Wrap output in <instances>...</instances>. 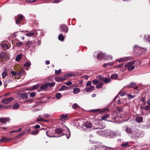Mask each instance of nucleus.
<instances>
[{
  "mask_svg": "<svg viewBox=\"0 0 150 150\" xmlns=\"http://www.w3.org/2000/svg\"><path fill=\"white\" fill-rule=\"evenodd\" d=\"M135 61H132L126 63L125 65V67L128 68L129 71H131L134 70L135 68V66L133 65L135 63Z\"/></svg>",
  "mask_w": 150,
  "mask_h": 150,
  "instance_id": "f257e3e1",
  "label": "nucleus"
},
{
  "mask_svg": "<svg viewBox=\"0 0 150 150\" xmlns=\"http://www.w3.org/2000/svg\"><path fill=\"white\" fill-rule=\"evenodd\" d=\"M134 51L137 53L141 54L142 52H144L146 51V49L144 48L140 47L137 45L134 47Z\"/></svg>",
  "mask_w": 150,
  "mask_h": 150,
  "instance_id": "f03ea898",
  "label": "nucleus"
},
{
  "mask_svg": "<svg viewBox=\"0 0 150 150\" xmlns=\"http://www.w3.org/2000/svg\"><path fill=\"white\" fill-rule=\"evenodd\" d=\"M24 18V17L22 15L19 14L15 18L16 23L18 25H19L20 26V25L22 24L21 22Z\"/></svg>",
  "mask_w": 150,
  "mask_h": 150,
  "instance_id": "7ed1b4c3",
  "label": "nucleus"
},
{
  "mask_svg": "<svg viewBox=\"0 0 150 150\" xmlns=\"http://www.w3.org/2000/svg\"><path fill=\"white\" fill-rule=\"evenodd\" d=\"M60 31L64 34H66L68 31V27L65 24H62L60 25Z\"/></svg>",
  "mask_w": 150,
  "mask_h": 150,
  "instance_id": "20e7f679",
  "label": "nucleus"
},
{
  "mask_svg": "<svg viewBox=\"0 0 150 150\" xmlns=\"http://www.w3.org/2000/svg\"><path fill=\"white\" fill-rule=\"evenodd\" d=\"M141 132L140 131L134 132L132 135V138L133 139H137L139 138L141 135Z\"/></svg>",
  "mask_w": 150,
  "mask_h": 150,
  "instance_id": "39448f33",
  "label": "nucleus"
},
{
  "mask_svg": "<svg viewBox=\"0 0 150 150\" xmlns=\"http://www.w3.org/2000/svg\"><path fill=\"white\" fill-rule=\"evenodd\" d=\"M46 134L49 137H54V132H53V130L51 128L49 129V130L46 132Z\"/></svg>",
  "mask_w": 150,
  "mask_h": 150,
  "instance_id": "423d86ee",
  "label": "nucleus"
},
{
  "mask_svg": "<svg viewBox=\"0 0 150 150\" xmlns=\"http://www.w3.org/2000/svg\"><path fill=\"white\" fill-rule=\"evenodd\" d=\"M13 99V98L11 97L9 98L5 99H3L1 101L2 103H4L6 104L9 103Z\"/></svg>",
  "mask_w": 150,
  "mask_h": 150,
  "instance_id": "0eeeda50",
  "label": "nucleus"
},
{
  "mask_svg": "<svg viewBox=\"0 0 150 150\" xmlns=\"http://www.w3.org/2000/svg\"><path fill=\"white\" fill-rule=\"evenodd\" d=\"M12 139L10 138H6L5 137H2L0 139V142H5L11 141Z\"/></svg>",
  "mask_w": 150,
  "mask_h": 150,
  "instance_id": "6e6552de",
  "label": "nucleus"
},
{
  "mask_svg": "<svg viewBox=\"0 0 150 150\" xmlns=\"http://www.w3.org/2000/svg\"><path fill=\"white\" fill-rule=\"evenodd\" d=\"M48 89V85H47V82L45 83L40 87V90L41 91L45 90H47Z\"/></svg>",
  "mask_w": 150,
  "mask_h": 150,
  "instance_id": "1a4fd4ad",
  "label": "nucleus"
},
{
  "mask_svg": "<svg viewBox=\"0 0 150 150\" xmlns=\"http://www.w3.org/2000/svg\"><path fill=\"white\" fill-rule=\"evenodd\" d=\"M127 86L129 88H134L135 89H137L138 88V87L136 86V83L134 82L131 83L127 85Z\"/></svg>",
  "mask_w": 150,
  "mask_h": 150,
  "instance_id": "9d476101",
  "label": "nucleus"
},
{
  "mask_svg": "<svg viewBox=\"0 0 150 150\" xmlns=\"http://www.w3.org/2000/svg\"><path fill=\"white\" fill-rule=\"evenodd\" d=\"M105 57V54L102 53L100 52L98 53L97 55V58L99 60H100L103 59Z\"/></svg>",
  "mask_w": 150,
  "mask_h": 150,
  "instance_id": "9b49d317",
  "label": "nucleus"
},
{
  "mask_svg": "<svg viewBox=\"0 0 150 150\" xmlns=\"http://www.w3.org/2000/svg\"><path fill=\"white\" fill-rule=\"evenodd\" d=\"M10 120V119H9L8 118H0V122H2L3 123L6 124V122H9Z\"/></svg>",
  "mask_w": 150,
  "mask_h": 150,
  "instance_id": "f8f14e48",
  "label": "nucleus"
},
{
  "mask_svg": "<svg viewBox=\"0 0 150 150\" xmlns=\"http://www.w3.org/2000/svg\"><path fill=\"white\" fill-rule=\"evenodd\" d=\"M95 89V87L94 86H91L89 88H85V91L87 92H91Z\"/></svg>",
  "mask_w": 150,
  "mask_h": 150,
  "instance_id": "ddd939ff",
  "label": "nucleus"
},
{
  "mask_svg": "<svg viewBox=\"0 0 150 150\" xmlns=\"http://www.w3.org/2000/svg\"><path fill=\"white\" fill-rule=\"evenodd\" d=\"M63 130L61 128H57L55 130L56 133L58 134H63Z\"/></svg>",
  "mask_w": 150,
  "mask_h": 150,
  "instance_id": "4468645a",
  "label": "nucleus"
},
{
  "mask_svg": "<svg viewBox=\"0 0 150 150\" xmlns=\"http://www.w3.org/2000/svg\"><path fill=\"white\" fill-rule=\"evenodd\" d=\"M135 119L137 122L140 123L143 121V118L142 116H137L136 117Z\"/></svg>",
  "mask_w": 150,
  "mask_h": 150,
  "instance_id": "2eb2a0df",
  "label": "nucleus"
},
{
  "mask_svg": "<svg viewBox=\"0 0 150 150\" xmlns=\"http://www.w3.org/2000/svg\"><path fill=\"white\" fill-rule=\"evenodd\" d=\"M69 88L65 85L62 86L58 90L59 91L68 90Z\"/></svg>",
  "mask_w": 150,
  "mask_h": 150,
  "instance_id": "dca6fc26",
  "label": "nucleus"
},
{
  "mask_svg": "<svg viewBox=\"0 0 150 150\" xmlns=\"http://www.w3.org/2000/svg\"><path fill=\"white\" fill-rule=\"evenodd\" d=\"M58 39L60 41H63L64 39V37L62 34H60L58 36Z\"/></svg>",
  "mask_w": 150,
  "mask_h": 150,
  "instance_id": "f3484780",
  "label": "nucleus"
},
{
  "mask_svg": "<svg viewBox=\"0 0 150 150\" xmlns=\"http://www.w3.org/2000/svg\"><path fill=\"white\" fill-rule=\"evenodd\" d=\"M24 71L23 69H21L17 72V75L21 76L23 75L24 73Z\"/></svg>",
  "mask_w": 150,
  "mask_h": 150,
  "instance_id": "a211bd4d",
  "label": "nucleus"
},
{
  "mask_svg": "<svg viewBox=\"0 0 150 150\" xmlns=\"http://www.w3.org/2000/svg\"><path fill=\"white\" fill-rule=\"evenodd\" d=\"M28 96L27 93H23L21 95V97L23 99H27Z\"/></svg>",
  "mask_w": 150,
  "mask_h": 150,
  "instance_id": "6ab92c4d",
  "label": "nucleus"
},
{
  "mask_svg": "<svg viewBox=\"0 0 150 150\" xmlns=\"http://www.w3.org/2000/svg\"><path fill=\"white\" fill-rule=\"evenodd\" d=\"M6 55V53L5 52H1L0 53V57L2 59H3L5 58V57Z\"/></svg>",
  "mask_w": 150,
  "mask_h": 150,
  "instance_id": "aec40b11",
  "label": "nucleus"
},
{
  "mask_svg": "<svg viewBox=\"0 0 150 150\" xmlns=\"http://www.w3.org/2000/svg\"><path fill=\"white\" fill-rule=\"evenodd\" d=\"M147 103L149 105L146 106L144 108V109L145 110H148L150 109V100H149L147 101Z\"/></svg>",
  "mask_w": 150,
  "mask_h": 150,
  "instance_id": "412c9836",
  "label": "nucleus"
},
{
  "mask_svg": "<svg viewBox=\"0 0 150 150\" xmlns=\"http://www.w3.org/2000/svg\"><path fill=\"white\" fill-rule=\"evenodd\" d=\"M129 143L128 142H126L125 143H122L121 144V146L122 147L126 148L129 147Z\"/></svg>",
  "mask_w": 150,
  "mask_h": 150,
  "instance_id": "4be33fe9",
  "label": "nucleus"
},
{
  "mask_svg": "<svg viewBox=\"0 0 150 150\" xmlns=\"http://www.w3.org/2000/svg\"><path fill=\"white\" fill-rule=\"evenodd\" d=\"M86 128H91L92 127L91 124L90 122H86L84 124Z\"/></svg>",
  "mask_w": 150,
  "mask_h": 150,
  "instance_id": "5701e85b",
  "label": "nucleus"
},
{
  "mask_svg": "<svg viewBox=\"0 0 150 150\" xmlns=\"http://www.w3.org/2000/svg\"><path fill=\"white\" fill-rule=\"evenodd\" d=\"M7 71L6 69H5L4 71L2 74V77L3 79L7 75Z\"/></svg>",
  "mask_w": 150,
  "mask_h": 150,
  "instance_id": "b1692460",
  "label": "nucleus"
},
{
  "mask_svg": "<svg viewBox=\"0 0 150 150\" xmlns=\"http://www.w3.org/2000/svg\"><path fill=\"white\" fill-rule=\"evenodd\" d=\"M22 56V54H20L17 55L16 58V60L17 61H18L20 60L21 59Z\"/></svg>",
  "mask_w": 150,
  "mask_h": 150,
  "instance_id": "393cba45",
  "label": "nucleus"
},
{
  "mask_svg": "<svg viewBox=\"0 0 150 150\" xmlns=\"http://www.w3.org/2000/svg\"><path fill=\"white\" fill-rule=\"evenodd\" d=\"M118 77V75L117 74H112L111 76V78L113 79H115Z\"/></svg>",
  "mask_w": 150,
  "mask_h": 150,
  "instance_id": "a878e982",
  "label": "nucleus"
},
{
  "mask_svg": "<svg viewBox=\"0 0 150 150\" xmlns=\"http://www.w3.org/2000/svg\"><path fill=\"white\" fill-rule=\"evenodd\" d=\"M75 76V74L74 73H69L65 75L64 76L65 77H71L74 76Z\"/></svg>",
  "mask_w": 150,
  "mask_h": 150,
  "instance_id": "bb28decb",
  "label": "nucleus"
},
{
  "mask_svg": "<svg viewBox=\"0 0 150 150\" xmlns=\"http://www.w3.org/2000/svg\"><path fill=\"white\" fill-rule=\"evenodd\" d=\"M26 45L28 46V47H31L33 45V42L31 41H28L26 43Z\"/></svg>",
  "mask_w": 150,
  "mask_h": 150,
  "instance_id": "cd10ccee",
  "label": "nucleus"
},
{
  "mask_svg": "<svg viewBox=\"0 0 150 150\" xmlns=\"http://www.w3.org/2000/svg\"><path fill=\"white\" fill-rule=\"evenodd\" d=\"M113 62H109L108 63L105 64H103V67L104 68H106V67L107 66L109 65L110 66H112L113 65Z\"/></svg>",
  "mask_w": 150,
  "mask_h": 150,
  "instance_id": "c85d7f7f",
  "label": "nucleus"
},
{
  "mask_svg": "<svg viewBox=\"0 0 150 150\" xmlns=\"http://www.w3.org/2000/svg\"><path fill=\"white\" fill-rule=\"evenodd\" d=\"M80 91V90L79 88H76L73 89V92L74 94H77L79 93Z\"/></svg>",
  "mask_w": 150,
  "mask_h": 150,
  "instance_id": "c756f323",
  "label": "nucleus"
},
{
  "mask_svg": "<svg viewBox=\"0 0 150 150\" xmlns=\"http://www.w3.org/2000/svg\"><path fill=\"white\" fill-rule=\"evenodd\" d=\"M39 132V130H34L30 133V134L33 135H35L38 134Z\"/></svg>",
  "mask_w": 150,
  "mask_h": 150,
  "instance_id": "7c9ffc66",
  "label": "nucleus"
},
{
  "mask_svg": "<svg viewBox=\"0 0 150 150\" xmlns=\"http://www.w3.org/2000/svg\"><path fill=\"white\" fill-rule=\"evenodd\" d=\"M103 85V83L102 82H100L96 86V88L97 89H99L101 88Z\"/></svg>",
  "mask_w": 150,
  "mask_h": 150,
  "instance_id": "2f4dec72",
  "label": "nucleus"
},
{
  "mask_svg": "<svg viewBox=\"0 0 150 150\" xmlns=\"http://www.w3.org/2000/svg\"><path fill=\"white\" fill-rule=\"evenodd\" d=\"M26 134V131L25 130L23 131L22 132H21V133H20L19 134H18V136L17 137H20L22 136L23 135L25 134Z\"/></svg>",
  "mask_w": 150,
  "mask_h": 150,
  "instance_id": "473e14b6",
  "label": "nucleus"
},
{
  "mask_svg": "<svg viewBox=\"0 0 150 150\" xmlns=\"http://www.w3.org/2000/svg\"><path fill=\"white\" fill-rule=\"evenodd\" d=\"M119 62H122L126 61V58L125 57H123L121 58L120 59H118L116 60Z\"/></svg>",
  "mask_w": 150,
  "mask_h": 150,
  "instance_id": "72a5a7b5",
  "label": "nucleus"
},
{
  "mask_svg": "<svg viewBox=\"0 0 150 150\" xmlns=\"http://www.w3.org/2000/svg\"><path fill=\"white\" fill-rule=\"evenodd\" d=\"M19 106V105L18 103L15 104L13 106V109H18Z\"/></svg>",
  "mask_w": 150,
  "mask_h": 150,
  "instance_id": "f704fd0d",
  "label": "nucleus"
},
{
  "mask_svg": "<svg viewBox=\"0 0 150 150\" xmlns=\"http://www.w3.org/2000/svg\"><path fill=\"white\" fill-rule=\"evenodd\" d=\"M111 79H108L106 77L105 78L104 81L106 83H108L111 82Z\"/></svg>",
  "mask_w": 150,
  "mask_h": 150,
  "instance_id": "c9c22d12",
  "label": "nucleus"
},
{
  "mask_svg": "<svg viewBox=\"0 0 150 150\" xmlns=\"http://www.w3.org/2000/svg\"><path fill=\"white\" fill-rule=\"evenodd\" d=\"M68 115L67 114L61 115L60 118L61 119H64L67 118L68 117Z\"/></svg>",
  "mask_w": 150,
  "mask_h": 150,
  "instance_id": "e433bc0d",
  "label": "nucleus"
},
{
  "mask_svg": "<svg viewBox=\"0 0 150 150\" xmlns=\"http://www.w3.org/2000/svg\"><path fill=\"white\" fill-rule=\"evenodd\" d=\"M127 97L129 100H130L135 97L134 95H132L130 94H127Z\"/></svg>",
  "mask_w": 150,
  "mask_h": 150,
  "instance_id": "4c0bfd02",
  "label": "nucleus"
},
{
  "mask_svg": "<svg viewBox=\"0 0 150 150\" xmlns=\"http://www.w3.org/2000/svg\"><path fill=\"white\" fill-rule=\"evenodd\" d=\"M35 35V33L33 32H30L26 33L25 35L27 36L30 37L33 36V35Z\"/></svg>",
  "mask_w": 150,
  "mask_h": 150,
  "instance_id": "58836bf2",
  "label": "nucleus"
},
{
  "mask_svg": "<svg viewBox=\"0 0 150 150\" xmlns=\"http://www.w3.org/2000/svg\"><path fill=\"white\" fill-rule=\"evenodd\" d=\"M100 81V82L104 81L105 78L101 75H99L98 77Z\"/></svg>",
  "mask_w": 150,
  "mask_h": 150,
  "instance_id": "ea45409f",
  "label": "nucleus"
},
{
  "mask_svg": "<svg viewBox=\"0 0 150 150\" xmlns=\"http://www.w3.org/2000/svg\"><path fill=\"white\" fill-rule=\"evenodd\" d=\"M23 45V42H17L16 43V45L17 47H21Z\"/></svg>",
  "mask_w": 150,
  "mask_h": 150,
  "instance_id": "a19ab883",
  "label": "nucleus"
},
{
  "mask_svg": "<svg viewBox=\"0 0 150 150\" xmlns=\"http://www.w3.org/2000/svg\"><path fill=\"white\" fill-rule=\"evenodd\" d=\"M126 131L128 133H131L132 132V129L130 127L127 128L126 129Z\"/></svg>",
  "mask_w": 150,
  "mask_h": 150,
  "instance_id": "79ce46f5",
  "label": "nucleus"
},
{
  "mask_svg": "<svg viewBox=\"0 0 150 150\" xmlns=\"http://www.w3.org/2000/svg\"><path fill=\"white\" fill-rule=\"evenodd\" d=\"M62 96L61 94L60 93H57L55 95L56 98L57 99H59Z\"/></svg>",
  "mask_w": 150,
  "mask_h": 150,
  "instance_id": "37998d69",
  "label": "nucleus"
},
{
  "mask_svg": "<svg viewBox=\"0 0 150 150\" xmlns=\"http://www.w3.org/2000/svg\"><path fill=\"white\" fill-rule=\"evenodd\" d=\"M47 85H48V87L49 86L50 87H52L55 84L54 82H53L52 83H50L48 82H47Z\"/></svg>",
  "mask_w": 150,
  "mask_h": 150,
  "instance_id": "c03bdc74",
  "label": "nucleus"
},
{
  "mask_svg": "<svg viewBox=\"0 0 150 150\" xmlns=\"http://www.w3.org/2000/svg\"><path fill=\"white\" fill-rule=\"evenodd\" d=\"M39 87V85H36L33 86L32 88L30 89V90H33L34 89H37Z\"/></svg>",
  "mask_w": 150,
  "mask_h": 150,
  "instance_id": "a18cd8bd",
  "label": "nucleus"
},
{
  "mask_svg": "<svg viewBox=\"0 0 150 150\" xmlns=\"http://www.w3.org/2000/svg\"><path fill=\"white\" fill-rule=\"evenodd\" d=\"M109 116L108 114H106L102 118V120H105L107 118L109 117Z\"/></svg>",
  "mask_w": 150,
  "mask_h": 150,
  "instance_id": "49530a36",
  "label": "nucleus"
},
{
  "mask_svg": "<svg viewBox=\"0 0 150 150\" xmlns=\"http://www.w3.org/2000/svg\"><path fill=\"white\" fill-rule=\"evenodd\" d=\"M79 107V105L76 103L72 105V107L75 110L76 109Z\"/></svg>",
  "mask_w": 150,
  "mask_h": 150,
  "instance_id": "de8ad7c7",
  "label": "nucleus"
},
{
  "mask_svg": "<svg viewBox=\"0 0 150 150\" xmlns=\"http://www.w3.org/2000/svg\"><path fill=\"white\" fill-rule=\"evenodd\" d=\"M93 83V85H96L99 83V81L97 80H93L92 81Z\"/></svg>",
  "mask_w": 150,
  "mask_h": 150,
  "instance_id": "09e8293b",
  "label": "nucleus"
},
{
  "mask_svg": "<svg viewBox=\"0 0 150 150\" xmlns=\"http://www.w3.org/2000/svg\"><path fill=\"white\" fill-rule=\"evenodd\" d=\"M124 65L123 63H122L119 65H117L115 66V68H121Z\"/></svg>",
  "mask_w": 150,
  "mask_h": 150,
  "instance_id": "8fccbe9b",
  "label": "nucleus"
},
{
  "mask_svg": "<svg viewBox=\"0 0 150 150\" xmlns=\"http://www.w3.org/2000/svg\"><path fill=\"white\" fill-rule=\"evenodd\" d=\"M11 73L12 76H16L17 75V73L13 71H11Z\"/></svg>",
  "mask_w": 150,
  "mask_h": 150,
  "instance_id": "3c124183",
  "label": "nucleus"
},
{
  "mask_svg": "<svg viewBox=\"0 0 150 150\" xmlns=\"http://www.w3.org/2000/svg\"><path fill=\"white\" fill-rule=\"evenodd\" d=\"M91 82L90 81H88L86 83V86H91Z\"/></svg>",
  "mask_w": 150,
  "mask_h": 150,
  "instance_id": "603ef678",
  "label": "nucleus"
},
{
  "mask_svg": "<svg viewBox=\"0 0 150 150\" xmlns=\"http://www.w3.org/2000/svg\"><path fill=\"white\" fill-rule=\"evenodd\" d=\"M61 72V69H59L57 71L56 70L55 71V73L56 74H59Z\"/></svg>",
  "mask_w": 150,
  "mask_h": 150,
  "instance_id": "864d4df0",
  "label": "nucleus"
},
{
  "mask_svg": "<svg viewBox=\"0 0 150 150\" xmlns=\"http://www.w3.org/2000/svg\"><path fill=\"white\" fill-rule=\"evenodd\" d=\"M40 127V126L38 125H36L35 126L33 127V128H35L36 129H39Z\"/></svg>",
  "mask_w": 150,
  "mask_h": 150,
  "instance_id": "5fc2aeb1",
  "label": "nucleus"
},
{
  "mask_svg": "<svg viewBox=\"0 0 150 150\" xmlns=\"http://www.w3.org/2000/svg\"><path fill=\"white\" fill-rule=\"evenodd\" d=\"M62 77H60L55 78V80L56 81H58L62 80Z\"/></svg>",
  "mask_w": 150,
  "mask_h": 150,
  "instance_id": "6e6d98bb",
  "label": "nucleus"
},
{
  "mask_svg": "<svg viewBox=\"0 0 150 150\" xmlns=\"http://www.w3.org/2000/svg\"><path fill=\"white\" fill-rule=\"evenodd\" d=\"M65 84L68 86H71L72 84V83L71 81H69L66 82Z\"/></svg>",
  "mask_w": 150,
  "mask_h": 150,
  "instance_id": "4d7b16f0",
  "label": "nucleus"
},
{
  "mask_svg": "<svg viewBox=\"0 0 150 150\" xmlns=\"http://www.w3.org/2000/svg\"><path fill=\"white\" fill-rule=\"evenodd\" d=\"M91 111L93 112H97L100 111V110L99 109H94L91 110Z\"/></svg>",
  "mask_w": 150,
  "mask_h": 150,
  "instance_id": "13d9d810",
  "label": "nucleus"
},
{
  "mask_svg": "<svg viewBox=\"0 0 150 150\" xmlns=\"http://www.w3.org/2000/svg\"><path fill=\"white\" fill-rule=\"evenodd\" d=\"M140 101L142 102L144 105H145L146 104L145 98H142V99L140 100Z\"/></svg>",
  "mask_w": 150,
  "mask_h": 150,
  "instance_id": "bf43d9fd",
  "label": "nucleus"
},
{
  "mask_svg": "<svg viewBox=\"0 0 150 150\" xmlns=\"http://www.w3.org/2000/svg\"><path fill=\"white\" fill-rule=\"evenodd\" d=\"M30 64L28 62H26L24 65V66L26 67H29L30 66Z\"/></svg>",
  "mask_w": 150,
  "mask_h": 150,
  "instance_id": "052dcab7",
  "label": "nucleus"
},
{
  "mask_svg": "<svg viewBox=\"0 0 150 150\" xmlns=\"http://www.w3.org/2000/svg\"><path fill=\"white\" fill-rule=\"evenodd\" d=\"M36 95V93L35 92L31 93L30 94V96L31 97H34Z\"/></svg>",
  "mask_w": 150,
  "mask_h": 150,
  "instance_id": "680f3d73",
  "label": "nucleus"
},
{
  "mask_svg": "<svg viewBox=\"0 0 150 150\" xmlns=\"http://www.w3.org/2000/svg\"><path fill=\"white\" fill-rule=\"evenodd\" d=\"M126 58V61L127 60H132L133 59V58L132 57H125Z\"/></svg>",
  "mask_w": 150,
  "mask_h": 150,
  "instance_id": "e2e57ef3",
  "label": "nucleus"
},
{
  "mask_svg": "<svg viewBox=\"0 0 150 150\" xmlns=\"http://www.w3.org/2000/svg\"><path fill=\"white\" fill-rule=\"evenodd\" d=\"M109 109L108 108H106L104 109L103 110V112H108L109 111Z\"/></svg>",
  "mask_w": 150,
  "mask_h": 150,
  "instance_id": "0e129e2a",
  "label": "nucleus"
},
{
  "mask_svg": "<svg viewBox=\"0 0 150 150\" xmlns=\"http://www.w3.org/2000/svg\"><path fill=\"white\" fill-rule=\"evenodd\" d=\"M22 130V129L21 128H19L17 130H15V132H20Z\"/></svg>",
  "mask_w": 150,
  "mask_h": 150,
  "instance_id": "69168bd1",
  "label": "nucleus"
},
{
  "mask_svg": "<svg viewBox=\"0 0 150 150\" xmlns=\"http://www.w3.org/2000/svg\"><path fill=\"white\" fill-rule=\"evenodd\" d=\"M35 0H27V1L28 3H31L34 2Z\"/></svg>",
  "mask_w": 150,
  "mask_h": 150,
  "instance_id": "338daca9",
  "label": "nucleus"
},
{
  "mask_svg": "<svg viewBox=\"0 0 150 150\" xmlns=\"http://www.w3.org/2000/svg\"><path fill=\"white\" fill-rule=\"evenodd\" d=\"M117 110L119 112H121L122 111L121 108L119 107H117Z\"/></svg>",
  "mask_w": 150,
  "mask_h": 150,
  "instance_id": "774afa93",
  "label": "nucleus"
}]
</instances>
